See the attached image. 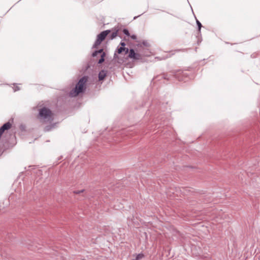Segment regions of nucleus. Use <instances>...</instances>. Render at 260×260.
<instances>
[{"label": "nucleus", "instance_id": "nucleus-1", "mask_svg": "<svg viewBox=\"0 0 260 260\" xmlns=\"http://www.w3.org/2000/svg\"><path fill=\"white\" fill-rule=\"evenodd\" d=\"M88 81L87 77H83L80 79L76 84L75 88L70 92L72 96H76L80 93L84 91L86 88V84Z\"/></svg>", "mask_w": 260, "mask_h": 260}, {"label": "nucleus", "instance_id": "nucleus-2", "mask_svg": "<svg viewBox=\"0 0 260 260\" xmlns=\"http://www.w3.org/2000/svg\"><path fill=\"white\" fill-rule=\"evenodd\" d=\"M39 116L43 119L49 120L52 117V113L49 109L43 108L40 110Z\"/></svg>", "mask_w": 260, "mask_h": 260}, {"label": "nucleus", "instance_id": "nucleus-3", "mask_svg": "<svg viewBox=\"0 0 260 260\" xmlns=\"http://www.w3.org/2000/svg\"><path fill=\"white\" fill-rule=\"evenodd\" d=\"M110 30H107L102 31L101 34H100L97 37V39L94 45V47H96L98 46H99L101 43V42L105 40V38L110 33Z\"/></svg>", "mask_w": 260, "mask_h": 260}, {"label": "nucleus", "instance_id": "nucleus-4", "mask_svg": "<svg viewBox=\"0 0 260 260\" xmlns=\"http://www.w3.org/2000/svg\"><path fill=\"white\" fill-rule=\"evenodd\" d=\"M128 57L135 60H139L141 59V55L139 53H136L134 49H131L129 50Z\"/></svg>", "mask_w": 260, "mask_h": 260}, {"label": "nucleus", "instance_id": "nucleus-5", "mask_svg": "<svg viewBox=\"0 0 260 260\" xmlns=\"http://www.w3.org/2000/svg\"><path fill=\"white\" fill-rule=\"evenodd\" d=\"M12 123L10 121L4 124L1 128L0 130H8L11 128Z\"/></svg>", "mask_w": 260, "mask_h": 260}, {"label": "nucleus", "instance_id": "nucleus-6", "mask_svg": "<svg viewBox=\"0 0 260 260\" xmlns=\"http://www.w3.org/2000/svg\"><path fill=\"white\" fill-rule=\"evenodd\" d=\"M107 75V72L104 70L101 71L99 74V78L100 80H103L105 79Z\"/></svg>", "mask_w": 260, "mask_h": 260}, {"label": "nucleus", "instance_id": "nucleus-7", "mask_svg": "<svg viewBox=\"0 0 260 260\" xmlns=\"http://www.w3.org/2000/svg\"><path fill=\"white\" fill-rule=\"evenodd\" d=\"M117 30L113 31L111 35L110 39H113L114 38H115L117 36Z\"/></svg>", "mask_w": 260, "mask_h": 260}, {"label": "nucleus", "instance_id": "nucleus-8", "mask_svg": "<svg viewBox=\"0 0 260 260\" xmlns=\"http://www.w3.org/2000/svg\"><path fill=\"white\" fill-rule=\"evenodd\" d=\"M125 49H126L125 47H120L117 49V53L119 54H120L123 51H124Z\"/></svg>", "mask_w": 260, "mask_h": 260}, {"label": "nucleus", "instance_id": "nucleus-9", "mask_svg": "<svg viewBox=\"0 0 260 260\" xmlns=\"http://www.w3.org/2000/svg\"><path fill=\"white\" fill-rule=\"evenodd\" d=\"M144 257V255L143 254H139L137 255L136 257V260H140Z\"/></svg>", "mask_w": 260, "mask_h": 260}, {"label": "nucleus", "instance_id": "nucleus-10", "mask_svg": "<svg viewBox=\"0 0 260 260\" xmlns=\"http://www.w3.org/2000/svg\"><path fill=\"white\" fill-rule=\"evenodd\" d=\"M105 55V53H103L102 55V57H101V58L99 60V63H102L103 62H104V56Z\"/></svg>", "mask_w": 260, "mask_h": 260}, {"label": "nucleus", "instance_id": "nucleus-11", "mask_svg": "<svg viewBox=\"0 0 260 260\" xmlns=\"http://www.w3.org/2000/svg\"><path fill=\"white\" fill-rule=\"evenodd\" d=\"M103 49H100L99 51H96L93 53V56H96L98 53H103L104 52H103Z\"/></svg>", "mask_w": 260, "mask_h": 260}, {"label": "nucleus", "instance_id": "nucleus-12", "mask_svg": "<svg viewBox=\"0 0 260 260\" xmlns=\"http://www.w3.org/2000/svg\"><path fill=\"white\" fill-rule=\"evenodd\" d=\"M84 191V189L81 190H76L74 191V193L75 194H80L81 193L83 192Z\"/></svg>", "mask_w": 260, "mask_h": 260}, {"label": "nucleus", "instance_id": "nucleus-13", "mask_svg": "<svg viewBox=\"0 0 260 260\" xmlns=\"http://www.w3.org/2000/svg\"><path fill=\"white\" fill-rule=\"evenodd\" d=\"M123 31L125 35H126L127 36H129V34L128 30L127 29H124Z\"/></svg>", "mask_w": 260, "mask_h": 260}, {"label": "nucleus", "instance_id": "nucleus-14", "mask_svg": "<svg viewBox=\"0 0 260 260\" xmlns=\"http://www.w3.org/2000/svg\"><path fill=\"white\" fill-rule=\"evenodd\" d=\"M197 23L199 27V30H200L202 27V24L198 20L197 21Z\"/></svg>", "mask_w": 260, "mask_h": 260}, {"label": "nucleus", "instance_id": "nucleus-15", "mask_svg": "<svg viewBox=\"0 0 260 260\" xmlns=\"http://www.w3.org/2000/svg\"><path fill=\"white\" fill-rule=\"evenodd\" d=\"M131 38H132V39H133V40H135V39H136V38H137V37H136V36H135V35H133V36H131Z\"/></svg>", "mask_w": 260, "mask_h": 260}, {"label": "nucleus", "instance_id": "nucleus-16", "mask_svg": "<svg viewBox=\"0 0 260 260\" xmlns=\"http://www.w3.org/2000/svg\"><path fill=\"white\" fill-rule=\"evenodd\" d=\"M124 51H125V54H126V53H127L128 52H129V50H128V48H126V49H125Z\"/></svg>", "mask_w": 260, "mask_h": 260}, {"label": "nucleus", "instance_id": "nucleus-17", "mask_svg": "<svg viewBox=\"0 0 260 260\" xmlns=\"http://www.w3.org/2000/svg\"><path fill=\"white\" fill-rule=\"evenodd\" d=\"M120 45L122 46L121 47H124V46L125 45V44L124 42H121Z\"/></svg>", "mask_w": 260, "mask_h": 260}, {"label": "nucleus", "instance_id": "nucleus-18", "mask_svg": "<svg viewBox=\"0 0 260 260\" xmlns=\"http://www.w3.org/2000/svg\"><path fill=\"white\" fill-rule=\"evenodd\" d=\"M4 132V131H0V138H1Z\"/></svg>", "mask_w": 260, "mask_h": 260}]
</instances>
